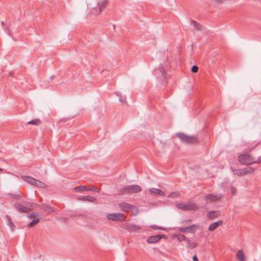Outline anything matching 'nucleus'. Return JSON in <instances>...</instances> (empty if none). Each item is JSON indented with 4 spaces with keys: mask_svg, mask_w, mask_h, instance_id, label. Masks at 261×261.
Instances as JSON below:
<instances>
[{
    "mask_svg": "<svg viewBox=\"0 0 261 261\" xmlns=\"http://www.w3.org/2000/svg\"><path fill=\"white\" fill-rule=\"evenodd\" d=\"M141 190V187L137 185L126 186L119 189V191L123 195L137 193Z\"/></svg>",
    "mask_w": 261,
    "mask_h": 261,
    "instance_id": "obj_1",
    "label": "nucleus"
},
{
    "mask_svg": "<svg viewBox=\"0 0 261 261\" xmlns=\"http://www.w3.org/2000/svg\"><path fill=\"white\" fill-rule=\"evenodd\" d=\"M175 136L180 139L181 142L188 144H194L198 142L197 138L195 136L187 135L185 133L181 132L177 133Z\"/></svg>",
    "mask_w": 261,
    "mask_h": 261,
    "instance_id": "obj_2",
    "label": "nucleus"
},
{
    "mask_svg": "<svg viewBox=\"0 0 261 261\" xmlns=\"http://www.w3.org/2000/svg\"><path fill=\"white\" fill-rule=\"evenodd\" d=\"M238 160L242 165H249L256 163L254 159L249 154L243 153L239 156Z\"/></svg>",
    "mask_w": 261,
    "mask_h": 261,
    "instance_id": "obj_3",
    "label": "nucleus"
},
{
    "mask_svg": "<svg viewBox=\"0 0 261 261\" xmlns=\"http://www.w3.org/2000/svg\"><path fill=\"white\" fill-rule=\"evenodd\" d=\"M107 218L114 221L122 222L124 221V214L121 213L108 214Z\"/></svg>",
    "mask_w": 261,
    "mask_h": 261,
    "instance_id": "obj_4",
    "label": "nucleus"
},
{
    "mask_svg": "<svg viewBox=\"0 0 261 261\" xmlns=\"http://www.w3.org/2000/svg\"><path fill=\"white\" fill-rule=\"evenodd\" d=\"M73 191L76 192H80L83 191H95L99 192L98 189L94 186H91V187H87L86 186L83 185H80L79 186L74 187L73 188Z\"/></svg>",
    "mask_w": 261,
    "mask_h": 261,
    "instance_id": "obj_5",
    "label": "nucleus"
},
{
    "mask_svg": "<svg viewBox=\"0 0 261 261\" xmlns=\"http://www.w3.org/2000/svg\"><path fill=\"white\" fill-rule=\"evenodd\" d=\"M14 206L20 213H28L31 211V208L24 206L19 202H16L14 204Z\"/></svg>",
    "mask_w": 261,
    "mask_h": 261,
    "instance_id": "obj_6",
    "label": "nucleus"
},
{
    "mask_svg": "<svg viewBox=\"0 0 261 261\" xmlns=\"http://www.w3.org/2000/svg\"><path fill=\"white\" fill-rule=\"evenodd\" d=\"M155 74L159 73L161 75L163 79L167 78V74L164 69V67L162 64H160L158 68L155 70Z\"/></svg>",
    "mask_w": 261,
    "mask_h": 261,
    "instance_id": "obj_7",
    "label": "nucleus"
},
{
    "mask_svg": "<svg viewBox=\"0 0 261 261\" xmlns=\"http://www.w3.org/2000/svg\"><path fill=\"white\" fill-rule=\"evenodd\" d=\"M223 221L222 220H219L217 222L212 223L209 225L208 230L210 231H212L216 229L217 227L221 225Z\"/></svg>",
    "mask_w": 261,
    "mask_h": 261,
    "instance_id": "obj_8",
    "label": "nucleus"
},
{
    "mask_svg": "<svg viewBox=\"0 0 261 261\" xmlns=\"http://www.w3.org/2000/svg\"><path fill=\"white\" fill-rule=\"evenodd\" d=\"M149 191L153 195H161L165 196V193L159 189L151 188L149 189Z\"/></svg>",
    "mask_w": 261,
    "mask_h": 261,
    "instance_id": "obj_9",
    "label": "nucleus"
},
{
    "mask_svg": "<svg viewBox=\"0 0 261 261\" xmlns=\"http://www.w3.org/2000/svg\"><path fill=\"white\" fill-rule=\"evenodd\" d=\"M220 215L219 211H211L207 213V217L208 219L213 220L218 218Z\"/></svg>",
    "mask_w": 261,
    "mask_h": 261,
    "instance_id": "obj_10",
    "label": "nucleus"
},
{
    "mask_svg": "<svg viewBox=\"0 0 261 261\" xmlns=\"http://www.w3.org/2000/svg\"><path fill=\"white\" fill-rule=\"evenodd\" d=\"M186 211H196L199 208V206H198L196 203L192 202L186 203Z\"/></svg>",
    "mask_w": 261,
    "mask_h": 261,
    "instance_id": "obj_11",
    "label": "nucleus"
},
{
    "mask_svg": "<svg viewBox=\"0 0 261 261\" xmlns=\"http://www.w3.org/2000/svg\"><path fill=\"white\" fill-rule=\"evenodd\" d=\"M199 226L196 224H192L186 227L187 233H194Z\"/></svg>",
    "mask_w": 261,
    "mask_h": 261,
    "instance_id": "obj_12",
    "label": "nucleus"
},
{
    "mask_svg": "<svg viewBox=\"0 0 261 261\" xmlns=\"http://www.w3.org/2000/svg\"><path fill=\"white\" fill-rule=\"evenodd\" d=\"M78 199L81 201H88L90 202H94L96 200L95 197L89 196H81Z\"/></svg>",
    "mask_w": 261,
    "mask_h": 261,
    "instance_id": "obj_13",
    "label": "nucleus"
},
{
    "mask_svg": "<svg viewBox=\"0 0 261 261\" xmlns=\"http://www.w3.org/2000/svg\"><path fill=\"white\" fill-rule=\"evenodd\" d=\"M39 206L41 210L46 212L47 214H50L54 211V208L46 204H42Z\"/></svg>",
    "mask_w": 261,
    "mask_h": 261,
    "instance_id": "obj_14",
    "label": "nucleus"
},
{
    "mask_svg": "<svg viewBox=\"0 0 261 261\" xmlns=\"http://www.w3.org/2000/svg\"><path fill=\"white\" fill-rule=\"evenodd\" d=\"M160 240L159 239V237L158 236V234L150 236L146 240V242L148 244H154V243H157Z\"/></svg>",
    "mask_w": 261,
    "mask_h": 261,
    "instance_id": "obj_15",
    "label": "nucleus"
},
{
    "mask_svg": "<svg viewBox=\"0 0 261 261\" xmlns=\"http://www.w3.org/2000/svg\"><path fill=\"white\" fill-rule=\"evenodd\" d=\"M108 3V0H104L101 3H98L97 5L98 7L99 12H97L96 14H99L101 13L102 10L106 7Z\"/></svg>",
    "mask_w": 261,
    "mask_h": 261,
    "instance_id": "obj_16",
    "label": "nucleus"
},
{
    "mask_svg": "<svg viewBox=\"0 0 261 261\" xmlns=\"http://www.w3.org/2000/svg\"><path fill=\"white\" fill-rule=\"evenodd\" d=\"M124 228L132 231H138L141 229V227L139 226L136 225L135 224H127L126 226H125Z\"/></svg>",
    "mask_w": 261,
    "mask_h": 261,
    "instance_id": "obj_17",
    "label": "nucleus"
},
{
    "mask_svg": "<svg viewBox=\"0 0 261 261\" xmlns=\"http://www.w3.org/2000/svg\"><path fill=\"white\" fill-rule=\"evenodd\" d=\"M21 177L25 181L33 186L35 178L29 176H22Z\"/></svg>",
    "mask_w": 261,
    "mask_h": 261,
    "instance_id": "obj_18",
    "label": "nucleus"
},
{
    "mask_svg": "<svg viewBox=\"0 0 261 261\" xmlns=\"http://www.w3.org/2000/svg\"><path fill=\"white\" fill-rule=\"evenodd\" d=\"M6 218L7 220L8 224L9 227H10L11 230L12 231H14L15 226L14 223L13 222L11 217L9 215H6Z\"/></svg>",
    "mask_w": 261,
    "mask_h": 261,
    "instance_id": "obj_19",
    "label": "nucleus"
},
{
    "mask_svg": "<svg viewBox=\"0 0 261 261\" xmlns=\"http://www.w3.org/2000/svg\"><path fill=\"white\" fill-rule=\"evenodd\" d=\"M33 186L42 188L46 187V185L44 183L36 179H35V182H34Z\"/></svg>",
    "mask_w": 261,
    "mask_h": 261,
    "instance_id": "obj_20",
    "label": "nucleus"
},
{
    "mask_svg": "<svg viewBox=\"0 0 261 261\" xmlns=\"http://www.w3.org/2000/svg\"><path fill=\"white\" fill-rule=\"evenodd\" d=\"M237 257L239 261H245V255L243 251L242 250H240L237 253Z\"/></svg>",
    "mask_w": 261,
    "mask_h": 261,
    "instance_id": "obj_21",
    "label": "nucleus"
},
{
    "mask_svg": "<svg viewBox=\"0 0 261 261\" xmlns=\"http://www.w3.org/2000/svg\"><path fill=\"white\" fill-rule=\"evenodd\" d=\"M232 171L233 172V174L235 175H237L239 176H242L244 175V173L243 172V169H236L233 168L232 167L231 168Z\"/></svg>",
    "mask_w": 261,
    "mask_h": 261,
    "instance_id": "obj_22",
    "label": "nucleus"
},
{
    "mask_svg": "<svg viewBox=\"0 0 261 261\" xmlns=\"http://www.w3.org/2000/svg\"><path fill=\"white\" fill-rule=\"evenodd\" d=\"M120 206L123 211H125L126 209H132L133 206L129 203L126 202H123L120 204Z\"/></svg>",
    "mask_w": 261,
    "mask_h": 261,
    "instance_id": "obj_23",
    "label": "nucleus"
},
{
    "mask_svg": "<svg viewBox=\"0 0 261 261\" xmlns=\"http://www.w3.org/2000/svg\"><path fill=\"white\" fill-rule=\"evenodd\" d=\"M254 169L253 168L251 167H248L247 168H245L243 169V172L244 173V175H246L248 174H252L254 172Z\"/></svg>",
    "mask_w": 261,
    "mask_h": 261,
    "instance_id": "obj_24",
    "label": "nucleus"
},
{
    "mask_svg": "<svg viewBox=\"0 0 261 261\" xmlns=\"http://www.w3.org/2000/svg\"><path fill=\"white\" fill-rule=\"evenodd\" d=\"M187 248L189 249H194L197 247V245L194 242H191L190 240L188 239L187 240Z\"/></svg>",
    "mask_w": 261,
    "mask_h": 261,
    "instance_id": "obj_25",
    "label": "nucleus"
},
{
    "mask_svg": "<svg viewBox=\"0 0 261 261\" xmlns=\"http://www.w3.org/2000/svg\"><path fill=\"white\" fill-rule=\"evenodd\" d=\"M192 23L193 24L194 28H195L197 31H200L202 30V25L198 23L197 21L193 20H192Z\"/></svg>",
    "mask_w": 261,
    "mask_h": 261,
    "instance_id": "obj_26",
    "label": "nucleus"
},
{
    "mask_svg": "<svg viewBox=\"0 0 261 261\" xmlns=\"http://www.w3.org/2000/svg\"><path fill=\"white\" fill-rule=\"evenodd\" d=\"M41 123V121L39 119H35L32 120L28 122V124H32L35 125H39Z\"/></svg>",
    "mask_w": 261,
    "mask_h": 261,
    "instance_id": "obj_27",
    "label": "nucleus"
},
{
    "mask_svg": "<svg viewBox=\"0 0 261 261\" xmlns=\"http://www.w3.org/2000/svg\"><path fill=\"white\" fill-rule=\"evenodd\" d=\"M176 206L177 208H178L179 210L186 211L187 205H186V203H185L181 202V203H177L176 204Z\"/></svg>",
    "mask_w": 261,
    "mask_h": 261,
    "instance_id": "obj_28",
    "label": "nucleus"
},
{
    "mask_svg": "<svg viewBox=\"0 0 261 261\" xmlns=\"http://www.w3.org/2000/svg\"><path fill=\"white\" fill-rule=\"evenodd\" d=\"M176 238L178 239V241L179 242H181L182 241H186L188 239V238H187L185 236L182 234H178L176 235Z\"/></svg>",
    "mask_w": 261,
    "mask_h": 261,
    "instance_id": "obj_29",
    "label": "nucleus"
},
{
    "mask_svg": "<svg viewBox=\"0 0 261 261\" xmlns=\"http://www.w3.org/2000/svg\"><path fill=\"white\" fill-rule=\"evenodd\" d=\"M39 218H37L36 219H34V220H33L31 222H30L29 224H28V226L29 227H32L33 226H34L35 225H36V224H37L39 222Z\"/></svg>",
    "mask_w": 261,
    "mask_h": 261,
    "instance_id": "obj_30",
    "label": "nucleus"
},
{
    "mask_svg": "<svg viewBox=\"0 0 261 261\" xmlns=\"http://www.w3.org/2000/svg\"><path fill=\"white\" fill-rule=\"evenodd\" d=\"M214 196L213 194H210L205 197V199L207 201H208L211 202H214Z\"/></svg>",
    "mask_w": 261,
    "mask_h": 261,
    "instance_id": "obj_31",
    "label": "nucleus"
},
{
    "mask_svg": "<svg viewBox=\"0 0 261 261\" xmlns=\"http://www.w3.org/2000/svg\"><path fill=\"white\" fill-rule=\"evenodd\" d=\"M150 227L151 228H152V229H153L154 230H166V228H165L164 227H161V226H158L155 225H150Z\"/></svg>",
    "mask_w": 261,
    "mask_h": 261,
    "instance_id": "obj_32",
    "label": "nucleus"
},
{
    "mask_svg": "<svg viewBox=\"0 0 261 261\" xmlns=\"http://www.w3.org/2000/svg\"><path fill=\"white\" fill-rule=\"evenodd\" d=\"M39 214L37 212H33L30 215L29 217L30 218H34L36 219V217L38 218Z\"/></svg>",
    "mask_w": 261,
    "mask_h": 261,
    "instance_id": "obj_33",
    "label": "nucleus"
},
{
    "mask_svg": "<svg viewBox=\"0 0 261 261\" xmlns=\"http://www.w3.org/2000/svg\"><path fill=\"white\" fill-rule=\"evenodd\" d=\"M198 67L196 65H193L191 68V71L193 73H196L198 71Z\"/></svg>",
    "mask_w": 261,
    "mask_h": 261,
    "instance_id": "obj_34",
    "label": "nucleus"
},
{
    "mask_svg": "<svg viewBox=\"0 0 261 261\" xmlns=\"http://www.w3.org/2000/svg\"><path fill=\"white\" fill-rule=\"evenodd\" d=\"M231 193L232 195H234L236 194L237 190L235 188L231 187L230 188Z\"/></svg>",
    "mask_w": 261,
    "mask_h": 261,
    "instance_id": "obj_35",
    "label": "nucleus"
},
{
    "mask_svg": "<svg viewBox=\"0 0 261 261\" xmlns=\"http://www.w3.org/2000/svg\"><path fill=\"white\" fill-rule=\"evenodd\" d=\"M214 201L219 200L221 198V196L220 195H214Z\"/></svg>",
    "mask_w": 261,
    "mask_h": 261,
    "instance_id": "obj_36",
    "label": "nucleus"
},
{
    "mask_svg": "<svg viewBox=\"0 0 261 261\" xmlns=\"http://www.w3.org/2000/svg\"><path fill=\"white\" fill-rule=\"evenodd\" d=\"M11 197L12 198H13L15 199H17V200H18L20 198V196L18 195H15V194H11Z\"/></svg>",
    "mask_w": 261,
    "mask_h": 261,
    "instance_id": "obj_37",
    "label": "nucleus"
},
{
    "mask_svg": "<svg viewBox=\"0 0 261 261\" xmlns=\"http://www.w3.org/2000/svg\"><path fill=\"white\" fill-rule=\"evenodd\" d=\"M178 230L181 232L187 233L186 227H180L178 229Z\"/></svg>",
    "mask_w": 261,
    "mask_h": 261,
    "instance_id": "obj_38",
    "label": "nucleus"
},
{
    "mask_svg": "<svg viewBox=\"0 0 261 261\" xmlns=\"http://www.w3.org/2000/svg\"><path fill=\"white\" fill-rule=\"evenodd\" d=\"M158 236L159 237V240L162 238L167 239V237L165 234H158Z\"/></svg>",
    "mask_w": 261,
    "mask_h": 261,
    "instance_id": "obj_39",
    "label": "nucleus"
},
{
    "mask_svg": "<svg viewBox=\"0 0 261 261\" xmlns=\"http://www.w3.org/2000/svg\"><path fill=\"white\" fill-rule=\"evenodd\" d=\"M191 221V219H187L185 221H183L182 223L186 224L190 223Z\"/></svg>",
    "mask_w": 261,
    "mask_h": 261,
    "instance_id": "obj_40",
    "label": "nucleus"
},
{
    "mask_svg": "<svg viewBox=\"0 0 261 261\" xmlns=\"http://www.w3.org/2000/svg\"><path fill=\"white\" fill-rule=\"evenodd\" d=\"M256 162L257 164L261 163V155L258 158L257 160L256 161Z\"/></svg>",
    "mask_w": 261,
    "mask_h": 261,
    "instance_id": "obj_41",
    "label": "nucleus"
},
{
    "mask_svg": "<svg viewBox=\"0 0 261 261\" xmlns=\"http://www.w3.org/2000/svg\"><path fill=\"white\" fill-rule=\"evenodd\" d=\"M193 261H199L196 255H194L193 256Z\"/></svg>",
    "mask_w": 261,
    "mask_h": 261,
    "instance_id": "obj_42",
    "label": "nucleus"
},
{
    "mask_svg": "<svg viewBox=\"0 0 261 261\" xmlns=\"http://www.w3.org/2000/svg\"><path fill=\"white\" fill-rule=\"evenodd\" d=\"M119 101L121 102L122 104H125L126 102L125 100H123L122 98H120Z\"/></svg>",
    "mask_w": 261,
    "mask_h": 261,
    "instance_id": "obj_43",
    "label": "nucleus"
},
{
    "mask_svg": "<svg viewBox=\"0 0 261 261\" xmlns=\"http://www.w3.org/2000/svg\"><path fill=\"white\" fill-rule=\"evenodd\" d=\"M5 31L6 32L8 33V34L9 35V36H11V32L9 30V28H7L6 29H5Z\"/></svg>",
    "mask_w": 261,
    "mask_h": 261,
    "instance_id": "obj_44",
    "label": "nucleus"
},
{
    "mask_svg": "<svg viewBox=\"0 0 261 261\" xmlns=\"http://www.w3.org/2000/svg\"><path fill=\"white\" fill-rule=\"evenodd\" d=\"M55 75H51V76L50 77L49 80H50V81H52V80L55 78Z\"/></svg>",
    "mask_w": 261,
    "mask_h": 261,
    "instance_id": "obj_45",
    "label": "nucleus"
},
{
    "mask_svg": "<svg viewBox=\"0 0 261 261\" xmlns=\"http://www.w3.org/2000/svg\"><path fill=\"white\" fill-rule=\"evenodd\" d=\"M1 24H2V25L3 27H4V26H5V22H4V21H2V22H1Z\"/></svg>",
    "mask_w": 261,
    "mask_h": 261,
    "instance_id": "obj_46",
    "label": "nucleus"
},
{
    "mask_svg": "<svg viewBox=\"0 0 261 261\" xmlns=\"http://www.w3.org/2000/svg\"><path fill=\"white\" fill-rule=\"evenodd\" d=\"M3 170V169L1 168H0V171H2Z\"/></svg>",
    "mask_w": 261,
    "mask_h": 261,
    "instance_id": "obj_47",
    "label": "nucleus"
}]
</instances>
